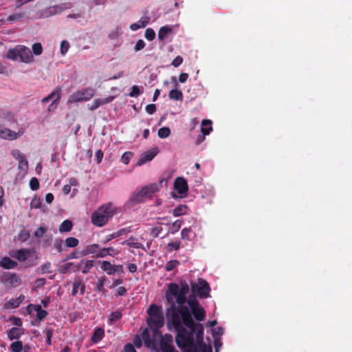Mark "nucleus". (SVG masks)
Segmentation results:
<instances>
[{
	"mask_svg": "<svg viewBox=\"0 0 352 352\" xmlns=\"http://www.w3.org/2000/svg\"><path fill=\"white\" fill-rule=\"evenodd\" d=\"M78 185V182L75 178H70L69 180V184H66L63 186V192L65 195H68L72 192L71 197L73 198L76 195L78 190L76 188H74L72 191V186H76Z\"/></svg>",
	"mask_w": 352,
	"mask_h": 352,
	"instance_id": "14",
	"label": "nucleus"
},
{
	"mask_svg": "<svg viewBox=\"0 0 352 352\" xmlns=\"http://www.w3.org/2000/svg\"><path fill=\"white\" fill-rule=\"evenodd\" d=\"M133 155V153L131 151L124 152L121 157L120 161L124 164H128Z\"/></svg>",
	"mask_w": 352,
	"mask_h": 352,
	"instance_id": "34",
	"label": "nucleus"
},
{
	"mask_svg": "<svg viewBox=\"0 0 352 352\" xmlns=\"http://www.w3.org/2000/svg\"><path fill=\"white\" fill-rule=\"evenodd\" d=\"M146 112L148 113V114H153L155 113V111H156V107L155 104H148L146 107Z\"/></svg>",
	"mask_w": 352,
	"mask_h": 352,
	"instance_id": "52",
	"label": "nucleus"
},
{
	"mask_svg": "<svg viewBox=\"0 0 352 352\" xmlns=\"http://www.w3.org/2000/svg\"><path fill=\"white\" fill-rule=\"evenodd\" d=\"M148 23V20L146 18H142L138 22L132 23L130 25V29L132 31H136L138 29L144 28Z\"/></svg>",
	"mask_w": 352,
	"mask_h": 352,
	"instance_id": "23",
	"label": "nucleus"
},
{
	"mask_svg": "<svg viewBox=\"0 0 352 352\" xmlns=\"http://www.w3.org/2000/svg\"><path fill=\"white\" fill-rule=\"evenodd\" d=\"M144 342V344L148 347L153 349L156 351L162 350L160 347V340H154V337L152 340L148 338V330L144 329L142 332V337L136 336L134 339V343L135 346H140Z\"/></svg>",
	"mask_w": 352,
	"mask_h": 352,
	"instance_id": "7",
	"label": "nucleus"
},
{
	"mask_svg": "<svg viewBox=\"0 0 352 352\" xmlns=\"http://www.w3.org/2000/svg\"><path fill=\"white\" fill-rule=\"evenodd\" d=\"M67 18L78 19L81 18V14L79 12H78V13H73V14H68L67 15Z\"/></svg>",
	"mask_w": 352,
	"mask_h": 352,
	"instance_id": "62",
	"label": "nucleus"
},
{
	"mask_svg": "<svg viewBox=\"0 0 352 352\" xmlns=\"http://www.w3.org/2000/svg\"><path fill=\"white\" fill-rule=\"evenodd\" d=\"M128 269L130 272L134 273L137 270V266L133 263H131L129 265Z\"/></svg>",
	"mask_w": 352,
	"mask_h": 352,
	"instance_id": "64",
	"label": "nucleus"
},
{
	"mask_svg": "<svg viewBox=\"0 0 352 352\" xmlns=\"http://www.w3.org/2000/svg\"><path fill=\"white\" fill-rule=\"evenodd\" d=\"M12 156L18 162L25 159V156L23 153H22L20 151L15 149L13 150L11 153Z\"/></svg>",
	"mask_w": 352,
	"mask_h": 352,
	"instance_id": "39",
	"label": "nucleus"
},
{
	"mask_svg": "<svg viewBox=\"0 0 352 352\" xmlns=\"http://www.w3.org/2000/svg\"><path fill=\"white\" fill-rule=\"evenodd\" d=\"M100 106H102L100 98H96L93 100L91 104H90L89 105V109L90 111H94V110L97 109L98 108H99Z\"/></svg>",
	"mask_w": 352,
	"mask_h": 352,
	"instance_id": "38",
	"label": "nucleus"
},
{
	"mask_svg": "<svg viewBox=\"0 0 352 352\" xmlns=\"http://www.w3.org/2000/svg\"><path fill=\"white\" fill-rule=\"evenodd\" d=\"M100 268L106 272L108 274H113L116 272L122 271V265H112L108 261H101L100 262Z\"/></svg>",
	"mask_w": 352,
	"mask_h": 352,
	"instance_id": "13",
	"label": "nucleus"
},
{
	"mask_svg": "<svg viewBox=\"0 0 352 352\" xmlns=\"http://www.w3.org/2000/svg\"><path fill=\"white\" fill-rule=\"evenodd\" d=\"M173 30L174 26L165 25L160 28L158 32L159 39L160 41H164L173 32Z\"/></svg>",
	"mask_w": 352,
	"mask_h": 352,
	"instance_id": "17",
	"label": "nucleus"
},
{
	"mask_svg": "<svg viewBox=\"0 0 352 352\" xmlns=\"http://www.w3.org/2000/svg\"><path fill=\"white\" fill-rule=\"evenodd\" d=\"M170 134V130L167 126H164L159 129L157 135L160 138L164 139L168 138Z\"/></svg>",
	"mask_w": 352,
	"mask_h": 352,
	"instance_id": "32",
	"label": "nucleus"
},
{
	"mask_svg": "<svg viewBox=\"0 0 352 352\" xmlns=\"http://www.w3.org/2000/svg\"><path fill=\"white\" fill-rule=\"evenodd\" d=\"M188 292L185 282L168 285L165 294L169 305L166 311L168 328L177 333L176 342L183 352H212L211 346L203 342V325L196 324L190 314L191 312L197 320L201 321L206 317L204 309L192 296L187 300L188 306L184 305Z\"/></svg>",
	"mask_w": 352,
	"mask_h": 352,
	"instance_id": "1",
	"label": "nucleus"
},
{
	"mask_svg": "<svg viewBox=\"0 0 352 352\" xmlns=\"http://www.w3.org/2000/svg\"><path fill=\"white\" fill-rule=\"evenodd\" d=\"M25 133L23 125L13 126L12 123L0 124V139L8 141H14L21 138Z\"/></svg>",
	"mask_w": 352,
	"mask_h": 352,
	"instance_id": "4",
	"label": "nucleus"
},
{
	"mask_svg": "<svg viewBox=\"0 0 352 352\" xmlns=\"http://www.w3.org/2000/svg\"><path fill=\"white\" fill-rule=\"evenodd\" d=\"M104 332L101 328H97L95 329L94 334L91 337V340L94 343L100 342L104 337Z\"/></svg>",
	"mask_w": 352,
	"mask_h": 352,
	"instance_id": "26",
	"label": "nucleus"
},
{
	"mask_svg": "<svg viewBox=\"0 0 352 352\" xmlns=\"http://www.w3.org/2000/svg\"><path fill=\"white\" fill-rule=\"evenodd\" d=\"M140 94V88L138 85H133L131 87V91L129 93L130 97H137Z\"/></svg>",
	"mask_w": 352,
	"mask_h": 352,
	"instance_id": "45",
	"label": "nucleus"
},
{
	"mask_svg": "<svg viewBox=\"0 0 352 352\" xmlns=\"http://www.w3.org/2000/svg\"><path fill=\"white\" fill-rule=\"evenodd\" d=\"M212 121L210 120H204L201 122V131L204 135H208L212 130Z\"/></svg>",
	"mask_w": 352,
	"mask_h": 352,
	"instance_id": "21",
	"label": "nucleus"
},
{
	"mask_svg": "<svg viewBox=\"0 0 352 352\" xmlns=\"http://www.w3.org/2000/svg\"><path fill=\"white\" fill-rule=\"evenodd\" d=\"M30 311H34L36 312V316L38 319L42 320L47 316V311L42 309L41 305H30Z\"/></svg>",
	"mask_w": 352,
	"mask_h": 352,
	"instance_id": "22",
	"label": "nucleus"
},
{
	"mask_svg": "<svg viewBox=\"0 0 352 352\" xmlns=\"http://www.w3.org/2000/svg\"><path fill=\"white\" fill-rule=\"evenodd\" d=\"M118 212L117 207L113 204H104L92 213L91 223L98 227L104 226Z\"/></svg>",
	"mask_w": 352,
	"mask_h": 352,
	"instance_id": "2",
	"label": "nucleus"
},
{
	"mask_svg": "<svg viewBox=\"0 0 352 352\" xmlns=\"http://www.w3.org/2000/svg\"><path fill=\"white\" fill-rule=\"evenodd\" d=\"M162 231V228L156 227L152 230V234L154 236H157Z\"/></svg>",
	"mask_w": 352,
	"mask_h": 352,
	"instance_id": "63",
	"label": "nucleus"
},
{
	"mask_svg": "<svg viewBox=\"0 0 352 352\" xmlns=\"http://www.w3.org/2000/svg\"><path fill=\"white\" fill-rule=\"evenodd\" d=\"M47 231V228L44 226L39 227L34 232V236L38 238L42 237Z\"/></svg>",
	"mask_w": 352,
	"mask_h": 352,
	"instance_id": "46",
	"label": "nucleus"
},
{
	"mask_svg": "<svg viewBox=\"0 0 352 352\" xmlns=\"http://www.w3.org/2000/svg\"><path fill=\"white\" fill-rule=\"evenodd\" d=\"M3 195H4V189L2 186H0V207H1L3 204Z\"/></svg>",
	"mask_w": 352,
	"mask_h": 352,
	"instance_id": "59",
	"label": "nucleus"
},
{
	"mask_svg": "<svg viewBox=\"0 0 352 352\" xmlns=\"http://www.w3.org/2000/svg\"><path fill=\"white\" fill-rule=\"evenodd\" d=\"M168 97L172 100L182 101L183 99V94L182 91L175 88L170 91Z\"/></svg>",
	"mask_w": 352,
	"mask_h": 352,
	"instance_id": "25",
	"label": "nucleus"
},
{
	"mask_svg": "<svg viewBox=\"0 0 352 352\" xmlns=\"http://www.w3.org/2000/svg\"><path fill=\"white\" fill-rule=\"evenodd\" d=\"M180 248V241L178 240L170 241L167 244L166 249L168 252L178 250Z\"/></svg>",
	"mask_w": 352,
	"mask_h": 352,
	"instance_id": "33",
	"label": "nucleus"
},
{
	"mask_svg": "<svg viewBox=\"0 0 352 352\" xmlns=\"http://www.w3.org/2000/svg\"><path fill=\"white\" fill-rule=\"evenodd\" d=\"M164 179H161L159 183H152L144 186L142 188L135 191L129 199V204L135 205L141 203L146 198L152 197L156 192H157L163 182Z\"/></svg>",
	"mask_w": 352,
	"mask_h": 352,
	"instance_id": "3",
	"label": "nucleus"
},
{
	"mask_svg": "<svg viewBox=\"0 0 352 352\" xmlns=\"http://www.w3.org/2000/svg\"><path fill=\"white\" fill-rule=\"evenodd\" d=\"M20 62L30 64L34 62V56L32 52L30 51V50L24 46V45H20Z\"/></svg>",
	"mask_w": 352,
	"mask_h": 352,
	"instance_id": "12",
	"label": "nucleus"
},
{
	"mask_svg": "<svg viewBox=\"0 0 352 352\" xmlns=\"http://www.w3.org/2000/svg\"><path fill=\"white\" fill-rule=\"evenodd\" d=\"M12 320L13 324L16 326L21 327L22 325V321L19 318H13Z\"/></svg>",
	"mask_w": 352,
	"mask_h": 352,
	"instance_id": "61",
	"label": "nucleus"
},
{
	"mask_svg": "<svg viewBox=\"0 0 352 352\" xmlns=\"http://www.w3.org/2000/svg\"><path fill=\"white\" fill-rule=\"evenodd\" d=\"M187 212V206L185 205H179L177 206L173 210V214L175 217L184 215Z\"/></svg>",
	"mask_w": 352,
	"mask_h": 352,
	"instance_id": "30",
	"label": "nucleus"
},
{
	"mask_svg": "<svg viewBox=\"0 0 352 352\" xmlns=\"http://www.w3.org/2000/svg\"><path fill=\"white\" fill-rule=\"evenodd\" d=\"M174 191L171 192L172 197L184 198L187 196L188 186L186 179L183 177H177L173 184Z\"/></svg>",
	"mask_w": 352,
	"mask_h": 352,
	"instance_id": "8",
	"label": "nucleus"
},
{
	"mask_svg": "<svg viewBox=\"0 0 352 352\" xmlns=\"http://www.w3.org/2000/svg\"><path fill=\"white\" fill-rule=\"evenodd\" d=\"M20 45L14 48L9 49L6 54V57L14 61H20Z\"/></svg>",
	"mask_w": 352,
	"mask_h": 352,
	"instance_id": "15",
	"label": "nucleus"
},
{
	"mask_svg": "<svg viewBox=\"0 0 352 352\" xmlns=\"http://www.w3.org/2000/svg\"><path fill=\"white\" fill-rule=\"evenodd\" d=\"M96 157L97 160V163H100L103 158V153L101 150H98L96 152Z\"/></svg>",
	"mask_w": 352,
	"mask_h": 352,
	"instance_id": "54",
	"label": "nucleus"
},
{
	"mask_svg": "<svg viewBox=\"0 0 352 352\" xmlns=\"http://www.w3.org/2000/svg\"><path fill=\"white\" fill-rule=\"evenodd\" d=\"M178 265V262L177 261H171L166 263V270L167 271L173 270L174 268H175Z\"/></svg>",
	"mask_w": 352,
	"mask_h": 352,
	"instance_id": "47",
	"label": "nucleus"
},
{
	"mask_svg": "<svg viewBox=\"0 0 352 352\" xmlns=\"http://www.w3.org/2000/svg\"><path fill=\"white\" fill-rule=\"evenodd\" d=\"M104 284V278H100L97 283V289L100 292H103V286Z\"/></svg>",
	"mask_w": 352,
	"mask_h": 352,
	"instance_id": "55",
	"label": "nucleus"
},
{
	"mask_svg": "<svg viewBox=\"0 0 352 352\" xmlns=\"http://www.w3.org/2000/svg\"><path fill=\"white\" fill-rule=\"evenodd\" d=\"M144 36L148 41H153L155 38V32L152 28H147Z\"/></svg>",
	"mask_w": 352,
	"mask_h": 352,
	"instance_id": "41",
	"label": "nucleus"
},
{
	"mask_svg": "<svg viewBox=\"0 0 352 352\" xmlns=\"http://www.w3.org/2000/svg\"><path fill=\"white\" fill-rule=\"evenodd\" d=\"M73 224L70 220H65L59 226L60 232H69L72 228Z\"/></svg>",
	"mask_w": 352,
	"mask_h": 352,
	"instance_id": "27",
	"label": "nucleus"
},
{
	"mask_svg": "<svg viewBox=\"0 0 352 352\" xmlns=\"http://www.w3.org/2000/svg\"><path fill=\"white\" fill-rule=\"evenodd\" d=\"M118 253V252L116 251L113 248H102V249L99 248L98 252L96 254V257H98V258H102V257H105L107 255H111L112 256V255H115V254H116Z\"/></svg>",
	"mask_w": 352,
	"mask_h": 352,
	"instance_id": "18",
	"label": "nucleus"
},
{
	"mask_svg": "<svg viewBox=\"0 0 352 352\" xmlns=\"http://www.w3.org/2000/svg\"><path fill=\"white\" fill-rule=\"evenodd\" d=\"M223 333V330L221 327H217L212 330V334L214 337L221 336Z\"/></svg>",
	"mask_w": 352,
	"mask_h": 352,
	"instance_id": "53",
	"label": "nucleus"
},
{
	"mask_svg": "<svg viewBox=\"0 0 352 352\" xmlns=\"http://www.w3.org/2000/svg\"><path fill=\"white\" fill-rule=\"evenodd\" d=\"M181 226H182V222L179 220H177L173 223V228L174 229L175 232L178 231L179 230V228H181Z\"/></svg>",
	"mask_w": 352,
	"mask_h": 352,
	"instance_id": "56",
	"label": "nucleus"
},
{
	"mask_svg": "<svg viewBox=\"0 0 352 352\" xmlns=\"http://www.w3.org/2000/svg\"><path fill=\"white\" fill-rule=\"evenodd\" d=\"M30 187L32 190H36L39 188V182L36 177L31 179L30 182Z\"/></svg>",
	"mask_w": 352,
	"mask_h": 352,
	"instance_id": "44",
	"label": "nucleus"
},
{
	"mask_svg": "<svg viewBox=\"0 0 352 352\" xmlns=\"http://www.w3.org/2000/svg\"><path fill=\"white\" fill-rule=\"evenodd\" d=\"M192 230L190 228H183L181 231V238L182 240L191 241L192 240Z\"/></svg>",
	"mask_w": 352,
	"mask_h": 352,
	"instance_id": "29",
	"label": "nucleus"
},
{
	"mask_svg": "<svg viewBox=\"0 0 352 352\" xmlns=\"http://www.w3.org/2000/svg\"><path fill=\"white\" fill-rule=\"evenodd\" d=\"M11 256L20 262L26 263L28 265H32L37 258V255L34 249H22L13 252Z\"/></svg>",
	"mask_w": 352,
	"mask_h": 352,
	"instance_id": "6",
	"label": "nucleus"
},
{
	"mask_svg": "<svg viewBox=\"0 0 352 352\" xmlns=\"http://www.w3.org/2000/svg\"><path fill=\"white\" fill-rule=\"evenodd\" d=\"M121 317V314L120 312L119 311H115L113 313H112L110 316H109V320L111 322H113V321H116V320H118V319H120Z\"/></svg>",
	"mask_w": 352,
	"mask_h": 352,
	"instance_id": "49",
	"label": "nucleus"
},
{
	"mask_svg": "<svg viewBox=\"0 0 352 352\" xmlns=\"http://www.w3.org/2000/svg\"><path fill=\"white\" fill-rule=\"evenodd\" d=\"M145 46V43L143 40H138L134 47V50L138 52L142 50Z\"/></svg>",
	"mask_w": 352,
	"mask_h": 352,
	"instance_id": "48",
	"label": "nucleus"
},
{
	"mask_svg": "<svg viewBox=\"0 0 352 352\" xmlns=\"http://www.w3.org/2000/svg\"><path fill=\"white\" fill-rule=\"evenodd\" d=\"M116 96H109L108 97L105 98H100L102 102V105H104L106 104L111 102L114 99Z\"/></svg>",
	"mask_w": 352,
	"mask_h": 352,
	"instance_id": "50",
	"label": "nucleus"
},
{
	"mask_svg": "<svg viewBox=\"0 0 352 352\" xmlns=\"http://www.w3.org/2000/svg\"><path fill=\"white\" fill-rule=\"evenodd\" d=\"M159 153V148L156 146L152 147L144 152L137 162L138 166H142L151 162Z\"/></svg>",
	"mask_w": 352,
	"mask_h": 352,
	"instance_id": "10",
	"label": "nucleus"
},
{
	"mask_svg": "<svg viewBox=\"0 0 352 352\" xmlns=\"http://www.w3.org/2000/svg\"><path fill=\"white\" fill-rule=\"evenodd\" d=\"M69 46L70 45L68 41H63L60 43V53L63 55H65L67 52Z\"/></svg>",
	"mask_w": 352,
	"mask_h": 352,
	"instance_id": "43",
	"label": "nucleus"
},
{
	"mask_svg": "<svg viewBox=\"0 0 352 352\" xmlns=\"http://www.w3.org/2000/svg\"><path fill=\"white\" fill-rule=\"evenodd\" d=\"M23 333V330L19 327H14L8 333V338L14 340L19 338Z\"/></svg>",
	"mask_w": 352,
	"mask_h": 352,
	"instance_id": "28",
	"label": "nucleus"
},
{
	"mask_svg": "<svg viewBox=\"0 0 352 352\" xmlns=\"http://www.w3.org/2000/svg\"><path fill=\"white\" fill-rule=\"evenodd\" d=\"M192 292L201 298H208L210 296V287L208 283L201 278L191 283Z\"/></svg>",
	"mask_w": 352,
	"mask_h": 352,
	"instance_id": "9",
	"label": "nucleus"
},
{
	"mask_svg": "<svg viewBox=\"0 0 352 352\" xmlns=\"http://www.w3.org/2000/svg\"><path fill=\"white\" fill-rule=\"evenodd\" d=\"M17 263L8 257H3L0 261V266L5 269H13Z\"/></svg>",
	"mask_w": 352,
	"mask_h": 352,
	"instance_id": "19",
	"label": "nucleus"
},
{
	"mask_svg": "<svg viewBox=\"0 0 352 352\" xmlns=\"http://www.w3.org/2000/svg\"><path fill=\"white\" fill-rule=\"evenodd\" d=\"M183 62V58L179 56H177L172 62V65L175 67H177L178 66H179Z\"/></svg>",
	"mask_w": 352,
	"mask_h": 352,
	"instance_id": "51",
	"label": "nucleus"
},
{
	"mask_svg": "<svg viewBox=\"0 0 352 352\" xmlns=\"http://www.w3.org/2000/svg\"><path fill=\"white\" fill-rule=\"evenodd\" d=\"M54 200V195L52 193H47L45 195V201L47 204H51Z\"/></svg>",
	"mask_w": 352,
	"mask_h": 352,
	"instance_id": "60",
	"label": "nucleus"
},
{
	"mask_svg": "<svg viewBox=\"0 0 352 352\" xmlns=\"http://www.w3.org/2000/svg\"><path fill=\"white\" fill-rule=\"evenodd\" d=\"M95 94L96 90L91 87L77 90L69 96L67 103L72 104L88 101L94 96Z\"/></svg>",
	"mask_w": 352,
	"mask_h": 352,
	"instance_id": "5",
	"label": "nucleus"
},
{
	"mask_svg": "<svg viewBox=\"0 0 352 352\" xmlns=\"http://www.w3.org/2000/svg\"><path fill=\"white\" fill-rule=\"evenodd\" d=\"M65 245L67 248H75L78 245V240L74 237H68L65 239Z\"/></svg>",
	"mask_w": 352,
	"mask_h": 352,
	"instance_id": "36",
	"label": "nucleus"
},
{
	"mask_svg": "<svg viewBox=\"0 0 352 352\" xmlns=\"http://www.w3.org/2000/svg\"><path fill=\"white\" fill-rule=\"evenodd\" d=\"M18 168L20 170L19 177L23 178L28 173V163L25 159L18 162Z\"/></svg>",
	"mask_w": 352,
	"mask_h": 352,
	"instance_id": "20",
	"label": "nucleus"
},
{
	"mask_svg": "<svg viewBox=\"0 0 352 352\" xmlns=\"http://www.w3.org/2000/svg\"><path fill=\"white\" fill-rule=\"evenodd\" d=\"M60 98V91L58 90H55L52 91L49 96L45 97L42 99L41 102L43 104H45L49 102H52L50 107H48V111H54L56 109L57 104Z\"/></svg>",
	"mask_w": 352,
	"mask_h": 352,
	"instance_id": "11",
	"label": "nucleus"
},
{
	"mask_svg": "<svg viewBox=\"0 0 352 352\" xmlns=\"http://www.w3.org/2000/svg\"><path fill=\"white\" fill-rule=\"evenodd\" d=\"M41 201L38 197H34L30 202L31 208H40L41 207Z\"/></svg>",
	"mask_w": 352,
	"mask_h": 352,
	"instance_id": "42",
	"label": "nucleus"
},
{
	"mask_svg": "<svg viewBox=\"0 0 352 352\" xmlns=\"http://www.w3.org/2000/svg\"><path fill=\"white\" fill-rule=\"evenodd\" d=\"M8 282L12 286L17 287L20 285L21 280L16 275L12 274L9 276Z\"/></svg>",
	"mask_w": 352,
	"mask_h": 352,
	"instance_id": "35",
	"label": "nucleus"
},
{
	"mask_svg": "<svg viewBox=\"0 0 352 352\" xmlns=\"http://www.w3.org/2000/svg\"><path fill=\"white\" fill-rule=\"evenodd\" d=\"M99 250V245L97 244H91L86 247V248L82 251L83 255L87 254H94L96 257V254Z\"/></svg>",
	"mask_w": 352,
	"mask_h": 352,
	"instance_id": "24",
	"label": "nucleus"
},
{
	"mask_svg": "<svg viewBox=\"0 0 352 352\" xmlns=\"http://www.w3.org/2000/svg\"><path fill=\"white\" fill-rule=\"evenodd\" d=\"M188 78V74L186 73H182L179 76V81L182 83L185 82Z\"/></svg>",
	"mask_w": 352,
	"mask_h": 352,
	"instance_id": "57",
	"label": "nucleus"
},
{
	"mask_svg": "<svg viewBox=\"0 0 352 352\" xmlns=\"http://www.w3.org/2000/svg\"><path fill=\"white\" fill-rule=\"evenodd\" d=\"M25 300V296L21 295L16 298L10 299L4 304V307L6 309H14L19 307Z\"/></svg>",
	"mask_w": 352,
	"mask_h": 352,
	"instance_id": "16",
	"label": "nucleus"
},
{
	"mask_svg": "<svg viewBox=\"0 0 352 352\" xmlns=\"http://www.w3.org/2000/svg\"><path fill=\"white\" fill-rule=\"evenodd\" d=\"M33 54L36 56H39L43 52V47L40 43H36L32 45Z\"/></svg>",
	"mask_w": 352,
	"mask_h": 352,
	"instance_id": "40",
	"label": "nucleus"
},
{
	"mask_svg": "<svg viewBox=\"0 0 352 352\" xmlns=\"http://www.w3.org/2000/svg\"><path fill=\"white\" fill-rule=\"evenodd\" d=\"M122 352H136L133 346L131 344H126Z\"/></svg>",
	"mask_w": 352,
	"mask_h": 352,
	"instance_id": "58",
	"label": "nucleus"
},
{
	"mask_svg": "<svg viewBox=\"0 0 352 352\" xmlns=\"http://www.w3.org/2000/svg\"><path fill=\"white\" fill-rule=\"evenodd\" d=\"M22 349L23 344L20 341L14 342L10 345V349L12 352H21Z\"/></svg>",
	"mask_w": 352,
	"mask_h": 352,
	"instance_id": "37",
	"label": "nucleus"
},
{
	"mask_svg": "<svg viewBox=\"0 0 352 352\" xmlns=\"http://www.w3.org/2000/svg\"><path fill=\"white\" fill-rule=\"evenodd\" d=\"M80 266L82 267V272L86 274L94 266V261L91 260H84L80 262Z\"/></svg>",
	"mask_w": 352,
	"mask_h": 352,
	"instance_id": "31",
	"label": "nucleus"
}]
</instances>
